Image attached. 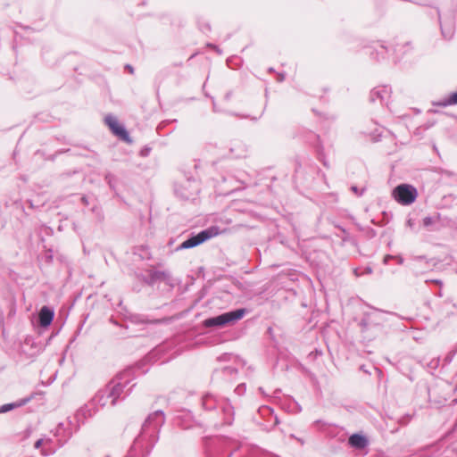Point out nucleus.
I'll list each match as a JSON object with an SVG mask.
<instances>
[{
  "mask_svg": "<svg viewBox=\"0 0 457 457\" xmlns=\"http://www.w3.org/2000/svg\"><path fill=\"white\" fill-rule=\"evenodd\" d=\"M389 94V89L386 87H382L372 91V96L377 95L380 98H384V95Z\"/></svg>",
  "mask_w": 457,
  "mask_h": 457,
  "instance_id": "nucleus-9",
  "label": "nucleus"
},
{
  "mask_svg": "<svg viewBox=\"0 0 457 457\" xmlns=\"http://www.w3.org/2000/svg\"><path fill=\"white\" fill-rule=\"evenodd\" d=\"M156 415H161V416H163V412L162 411H156L155 412Z\"/></svg>",
  "mask_w": 457,
  "mask_h": 457,
  "instance_id": "nucleus-14",
  "label": "nucleus"
},
{
  "mask_svg": "<svg viewBox=\"0 0 457 457\" xmlns=\"http://www.w3.org/2000/svg\"><path fill=\"white\" fill-rule=\"evenodd\" d=\"M441 29H442V33L443 35L447 37V38H450L452 37L453 34V27L452 26H449L448 28H446L445 25H441Z\"/></svg>",
  "mask_w": 457,
  "mask_h": 457,
  "instance_id": "nucleus-10",
  "label": "nucleus"
},
{
  "mask_svg": "<svg viewBox=\"0 0 457 457\" xmlns=\"http://www.w3.org/2000/svg\"><path fill=\"white\" fill-rule=\"evenodd\" d=\"M54 312L47 306L41 308L39 312V323L42 327H48L54 320Z\"/></svg>",
  "mask_w": 457,
  "mask_h": 457,
  "instance_id": "nucleus-6",
  "label": "nucleus"
},
{
  "mask_svg": "<svg viewBox=\"0 0 457 457\" xmlns=\"http://www.w3.org/2000/svg\"><path fill=\"white\" fill-rule=\"evenodd\" d=\"M122 390L123 386L120 383H111L108 386L107 389V398L109 399V401H103L102 404L106 405L110 403L111 405H114L116 403L117 399L120 395Z\"/></svg>",
  "mask_w": 457,
  "mask_h": 457,
  "instance_id": "nucleus-5",
  "label": "nucleus"
},
{
  "mask_svg": "<svg viewBox=\"0 0 457 457\" xmlns=\"http://www.w3.org/2000/svg\"><path fill=\"white\" fill-rule=\"evenodd\" d=\"M452 104H457V92L452 94L450 97L447 100H445L442 105L446 106Z\"/></svg>",
  "mask_w": 457,
  "mask_h": 457,
  "instance_id": "nucleus-11",
  "label": "nucleus"
},
{
  "mask_svg": "<svg viewBox=\"0 0 457 457\" xmlns=\"http://www.w3.org/2000/svg\"><path fill=\"white\" fill-rule=\"evenodd\" d=\"M32 399L31 396L21 399L15 403H5L0 406V413L10 411L15 408H19L27 404Z\"/></svg>",
  "mask_w": 457,
  "mask_h": 457,
  "instance_id": "nucleus-7",
  "label": "nucleus"
},
{
  "mask_svg": "<svg viewBox=\"0 0 457 457\" xmlns=\"http://www.w3.org/2000/svg\"><path fill=\"white\" fill-rule=\"evenodd\" d=\"M353 191H354L355 193H357V187H352Z\"/></svg>",
  "mask_w": 457,
  "mask_h": 457,
  "instance_id": "nucleus-15",
  "label": "nucleus"
},
{
  "mask_svg": "<svg viewBox=\"0 0 457 457\" xmlns=\"http://www.w3.org/2000/svg\"><path fill=\"white\" fill-rule=\"evenodd\" d=\"M128 68H129V71H130V72L132 73L133 72V69L130 66H128Z\"/></svg>",
  "mask_w": 457,
  "mask_h": 457,
  "instance_id": "nucleus-16",
  "label": "nucleus"
},
{
  "mask_svg": "<svg viewBox=\"0 0 457 457\" xmlns=\"http://www.w3.org/2000/svg\"><path fill=\"white\" fill-rule=\"evenodd\" d=\"M393 198L402 205H409L415 202L418 196L417 189L409 184H401L392 192Z\"/></svg>",
  "mask_w": 457,
  "mask_h": 457,
  "instance_id": "nucleus-1",
  "label": "nucleus"
},
{
  "mask_svg": "<svg viewBox=\"0 0 457 457\" xmlns=\"http://www.w3.org/2000/svg\"><path fill=\"white\" fill-rule=\"evenodd\" d=\"M349 443L352 446L359 449L364 448L368 444L367 439L363 436L358 434L351 436Z\"/></svg>",
  "mask_w": 457,
  "mask_h": 457,
  "instance_id": "nucleus-8",
  "label": "nucleus"
},
{
  "mask_svg": "<svg viewBox=\"0 0 457 457\" xmlns=\"http://www.w3.org/2000/svg\"><path fill=\"white\" fill-rule=\"evenodd\" d=\"M220 233V228L216 226L210 227L202 230L197 235L185 240L179 246L180 249H189L199 245L200 244L211 239Z\"/></svg>",
  "mask_w": 457,
  "mask_h": 457,
  "instance_id": "nucleus-3",
  "label": "nucleus"
},
{
  "mask_svg": "<svg viewBox=\"0 0 457 457\" xmlns=\"http://www.w3.org/2000/svg\"><path fill=\"white\" fill-rule=\"evenodd\" d=\"M45 443V440L44 439H38L36 443H35V447L36 448H39L43 444Z\"/></svg>",
  "mask_w": 457,
  "mask_h": 457,
  "instance_id": "nucleus-13",
  "label": "nucleus"
},
{
  "mask_svg": "<svg viewBox=\"0 0 457 457\" xmlns=\"http://www.w3.org/2000/svg\"><path fill=\"white\" fill-rule=\"evenodd\" d=\"M43 453H44L45 455H47L49 453H48V452H45V451H43Z\"/></svg>",
  "mask_w": 457,
  "mask_h": 457,
  "instance_id": "nucleus-17",
  "label": "nucleus"
},
{
  "mask_svg": "<svg viewBox=\"0 0 457 457\" xmlns=\"http://www.w3.org/2000/svg\"><path fill=\"white\" fill-rule=\"evenodd\" d=\"M105 122L116 136L120 137L121 139L127 142L130 141L128 131L122 125L119 123L116 117L112 115H107L105 117Z\"/></svg>",
  "mask_w": 457,
  "mask_h": 457,
  "instance_id": "nucleus-4",
  "label": "nucleus"
},
{
  "mask_svg": "<svg viewBox=\"0 0 457 457\" xmlns=\"http://www.w3.org/2000/svg\"><path fill=\"white\" fill-rule=\"evenodd\" d=\"M433 222H434V220H433V218H432V217H425V218L423 219V224H424V226H426V227L430 226Z\"/></svg>",
  "mask_w": 457,
  "mask_h": 457,
  "instance_id": "nucleus-12",
  "label": "nucleus"
},
{
  "mask_svg": "<svg viewBox=\"0 0 457 457\" xmlns=\"http://www.w3.org/2000/svg\"><path fill=\"white\" fill-rule=\"evenodd\" d=\"M245 313V309H237L232 312H225L219 316L205 320L204 325L205 327H222L241 320Z\"/></svg>",
  "mask_w": 457,
  "mask_h": 457,
  "instance_id": "nucleus-2",
  "label": "nucleus"
}]
</instances>
